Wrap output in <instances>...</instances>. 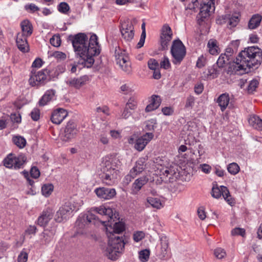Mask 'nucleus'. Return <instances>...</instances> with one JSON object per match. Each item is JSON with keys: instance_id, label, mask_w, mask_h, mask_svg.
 <instances>
[{"instance_id": "obj_1", "label": "nucleus", "mask_w": 262, "mask_h": 262, "mask_svg": "<svg viewBox=\"0 0 262 262\" xmlns=\"http://www.w3.org/2000/svg\"><path fill=\"white\" fill-rule=\"evenodd\" d=\"M77 56L80 58V63L86 68H90L94 62L93 57L100 53V46L96 34L91 35L89 40L86 34L79 33L69 37Z\"/></svg>"}, {"instance_id": "obj_2", "label": "nucleus", "mask_w": 262, "mask_h": 262, "mask_svg": "<svg viewBox=\"0 0 262 262\" xmlns=\"http://www.w3.org/2000/svg\"><path fill=\"white\" fill-rule=\"evenodd\" d=\"M261 62V49L255 47H250L239 53L230 68L235 74L241 70L246 72L247 68H256Z\"/></svg>"}, {"instance_id": "obj_3", "label": "nucleus", "mask_w": 262, "mask_h": 262, "mask_svg": "<svg viewBox=\"0 0 262 262\" xmlns=\"http://www.w3.org/2000/svg\"><path fill=\"white\" fill-rule=\"evenodd\" d=\"M125 229V225L123 222L115 223L112 231L106 228V233L109 238L108 244L103 249L104 254L109 259L115 260L118 258L122 252L124 246L121 238L118 236H114L113 233L119 234Z\"/></svg>"}, {"instance_id": "obj_4", "label": "nucleus", "mask_w": 262, "mask_h": 262, "mask_svg": "<svg viewBox=\"0 0 262 262\" xmlns=\"http://www.w3.org/2000/svg\"><path fill=\"white\" fill-rule=\"evenodd\" d=\"M92 211L95 212L101 215L106 216V219L109 221L110 219H112L113 216H115V213L113 209L105 205H101L98 207L92 208L91 211L88 212L85 214H81L79 216L76 222V225L78 229V232L81 234H83L84 232L81 231V229L86 228L88 225L92 223L94 224H97L101 223L103 225L106 226V222L104 221H100L98 217L93 214Z\"/></svg>"}, {"instance_id": "obj_5", "label": "nucleus", "mask_w": 262, "mask_h": 262, "mask_svg": "<svg viewBox=\"0 0 262 262\" xmlns=\"http://www.w3.org/2000/svg\"><path fill=\"white\" fill-rule=\"evenodd\" d=\"M102 164L103 182L108 185H113L116 183L120 177L119 160L115 158L105 157L103 159Z\"/></svg>"}, {"instance_id": "obj_6", "label": "nucleus", "mask_w": 262, "mask_h": 262, "mask_svg": "<svg viewBox=\"0 0 262 262\" xmlns=\"http://www.w3.org/2000/svg\"><path fill=\"white\" fill-rule=\"evenodd\" d=\"M80 205L74 200H70L66 202L59 208L55 215V220L58 223L67 221L74 210L79 209Z\"/></svg>"}, {"instance_id": "obj_7", "label": "nucleus", "mask_w": 262, "mask_h": 262, "mask_svg": "<svg viewBox=\"0 0 262 262\" xmlns=\"http://www.w3.org/2000/svg\"><path fill=\"white\" fill-rule=\"evenodd\" d=\"M215 0H193L192 6L190 5L189 8L194 9L199 4L200 5V11L199 14L200 19L203 20L204 18L208 17L211 13L214 12Z\"/></svg>"}, {"instance_id": "obj_8", "label": "nucleus", "mask_w": 262, "mask_h": 262, "mask_svg": "<svg viewBox=\"0 0 262 262\" xmlns=\"http://www.w3.org/2000/svg\"><path fill=\"white\" fill-rule=\"evenodd\" d=\"M170 53L172 63L176 65H179L186 56V48L180 39L174 40L170 49Z\"/></svg>"}, {"instance_id": "obj_9", "label": "nucleus", "mask_w": 262, "mask_h": 262, "mask_svg": "<svg viewBox=\"0 0 262 262\" xmlns=\"http://www.w3.org/2000/svg\"><path fill=\"white\" fill-rule=\"evenodd\" d=\"M25 161L26 158L24 155L16 156L11 154L4 160V165L9 168L19 169L22 167Z\"/></svg>"}, {"instance_id": "obj_10", "label": "nucleus", "mask_w": 262, "mask_h": 262, "mask_svg": "<svg viewBox=\"0 0 262 262\" xmlns=\"http://www.w3.org/2000/svg\"><path fill=\"white\" fill-rule=\"evenodd\" d=\"M120 30L122 37L127 42H130L134 38L135 35L134 27L132 21L126 19L120 24Z\"/></svg>"}, {"instance_id": "obj_11", "label": "nucleus", "mask_w": 262, "mask_h": 262, "mask_svg": "<svg viewBox=\"0 0 262 262\" xmlns=\"http://www.w3.org/2000/svg\"><path fill=\"white\" fill-rule=\"evenodd\" d=\"M211 195L215 199H219L222 195L225 200L229 205H232L234 203V200L230 195L229 190L224 186H221L219 187L217 184H213Z\"/></svg>"}, {"instance_id": "obj_12", "label": "nucleus", "mask_w": 262, "mask_h": 262, "mask_svg": "<svg viewBox=\"0 0 262 262\" xmlns=\"http://www.w3.org/2000/svg\"><path fill=\"white\" fill-rule=\"evenodd\" d=\"M173 36V33L171 28L167 25L163 26L160 36V42L162 50H165L168 49Z\"/></svg>"}, {"instance_id": "obj_13", "label": "nucleus", "mask_w": 262, "mask_h": 262, "mask_svg": "<svg viewBox=\"0 0 262 262\" xmlns=\"http://www.w3.org/2000/svg\"><path fill=\"white\" fill-rule=\"evenodd\" d=\"M48 72L47 70L38 72H32L29 80V83L32 86H38L45 83L47 80Z\"/></svg>"}, {"instance_id": "obj_14", "label": "nucleus", "mask_w": 262, "mask_h": 262, "mask_svg": "<svg viewBox=\"0 0 262 262\" xmlns=\"http://www.w3.org/2000/svg\"><path fill=\"white\" fill-rule=\"evenodd\" d=\"M239 21V15L227 14L223 15L216 19L217 23L220 25L227 24L228 27L231 28L235 27Z\"/></svg>"}, {"instance_id": "obj_15", "label": "nucleus", "mask_w": 262, "mask_h": 262, "mask_svg": "<svg viewBox=\"0 0 262 262\" xmlns=\"http://www.w3.org/2000/svg\"><path fill=\"white\" fill-rule=\"evenodd\" d=\"M152 133H146L136 140L135 148L139 151L143 150L146 145L153 139Z\"/></svg>"}, {"instance_id": "obj_16", "label": "nucleus", "mask_w": 262, "mask_h": 262, "mask_svg": "<svg viewBox=\"0 0 262 262\" xmlns=\"http://www.w3.org/2000/svg\"><path fill=\"white\" fill-rule=\"evenodd\" d=\"M161 248L157 254V256L161 259H167L170 257L169 249L168 248V239L165 236L160 238Z\"/></svg>"}, {"instance_id": "obj_17", "label": "nucleus", "mask_w": 262, "mask_h": 262, "mask_svg": "<svg viewBox=\"0 0 262 262\" xmlns=\"http://www.w3.org/2000/svg\"><path fill=\"white\" fill-rule=\"evenodd\" d=\"M77 133L76 124L73 122H69L62 133L61 138L63 141H69L73 138Z\"/></svg>"}, {"instance_id": "obj_18", "label": "nucleus", "mask_w": 262, "mask_h": 262, "mask_svg": "<svg viewBox=\"0 0 262 262\" xmlns=\"http://www.w3.org/2000/svg\"><path fill=\"white\" fill-rule=\"evenodd\" d=\"M95 192L98 197L105 200L111 199L116 194V190L114 188L100 187L96 188Z\"/></svg>"}, {"instance_id": "obj_19", "label": "nucleus", "mask_w": 262, "mask_h": 262, "mask_svg": "<svg viewBox=\"0 0 262 262\" xmlns=\"http://www.w3.org/2000/svg\"><path fill=\"white\" fill-rule=\"evenodd\" d=\"M88 80V76H83L77 78H69L66 81V82L69 87L79 89L84 85Z\"/></svg>"}, {"instance_id": "obj_20", "label": "nucleus", "mask_w": 262, "mask_h": 262, "mask_svg": "<svg viewBox=\"0 0 262 262\" xmlns=\"http://www.w3.org/2000/svg\"><path fill=\"white\" fill-rule=\"evenodd\" d=\"M54 211L51 208H47L43 210L40 215L38 217L37 223L40 226H45L52 219Z\"/></svg>"}, {"instance_id": "obj_21", "label": "nucleus", "mask_w": 262, "mask_h": 262, "mask_svg": "<svg viewBox=\"0 0 262 262\" xmlns=\"http://www.w3.org/2000/svg\"><path fill=\"white\" fill-rule=\"evenodd\" d=\"M68 112L63 108H58L55 110L51 116L52 122L56 124H59L67 117Z\"/></svg>"}, {"instance_id": "obj_22", "label": "nucleus", "mask_w": 262, "mask_h": 262, "mask_svg": "<svg viewBox=\"0 0 262 262\" xmlns=\"http://www.w3.org/2000/svg\"><path fill=\"white\" fill-rule=\"evenodd\" d=\"M148 181V178L146 176L141 177L136 179L133 183L131 188V193L137 194Z\"/></svg>"}, {"instance_id": "obj_23", "label": "nucleus", "mask_w": 262, "mask_h": 262, "mask_svg": "<svg viewBox=\"0 0 262 262\" xmlns=\"http://www.w3.org/2000/svg\"><path fill=\"white\" fill-rule=\"evenodd\" d=\"M56 99V91L53 89L47 90L38 102L39 106H45L50 102Z\"/></svg>"}, {"instance_id": "obj_24", "label": "nucleus", "mask_w": 262, "mask_h": 262, "mask_svg": "<svg viewBox=\"0 0 262 262\" xmlns=\"http://www.w3.org/2000/svg\"><path fill=\"white\" fill-rule=\"evenodd\" d=\"M147 158L146 157L139 158L136 162L135 166L130 170L137 175L140 174L144 169L148 168V164L149 162L147 163Z\"/></svg>"}, {"instance_id": "obj_25", "label": "nucleus", "mask_w": 262, "mask_h": 262, "mask_svg": "<svg viewBox=\"0 0 262 262\" xmlns=\"http://www.w3.org/2000/svg\"><path fill=\"white\" fill-rule=\"evenodd\" d=\"M27 37L19 33L17 34L16 39V43L18 48L24 53L27 52L29 50Z\"/></svg>"}, {"instance_id": "obj_26", "label": "nucleus", "mask_w": 262, "mask_h": 262, "mask_svg": "<svg viewBox=\"0 0 262 262\" xmlns=\"http://www.w3.org/2000/svg\"><path fill=\"white\" fill-rule=\"evenodd\" d=\"M145 205L147 207L149 206L157 209H160L164 207V202L158 198L147 196Z\"/></svg>"}, {"instance_id": "obj_27", "label": "nucleus", "mask_w": 262, "mask_h": 262, "mask_svg": "<svg viewBox=\"0 0 262 262\" xmlns=\"http://www.w3.org/2000/svg\"><path fill=\"white\" fill-rule=\"evenodd\" d=\"M150 103L145 108L146 112H151L158 108L161 104V100L159 96L153 95L151 96Z\"/></svg>"}, {"instance_id": "obj_28", "label": "nucleus", "mask_w": 262, "mask_h": 262, "mask_svg": "<svg viewBox=\"0 0 262 262\" xmlns=\"http://www.w3.org/2000/svg\"><path fill=\"white\" fill-rule=\"evenodd\" d=\"M230 97L228 93L221 94L217 99V103L221 108V110L224 112L229 104Z\"/></svg>"}, {"instance_id": "obj_29", "label": "nucleus", "mask_w": 262, "mask_h": 262, "mask_svg": "<svg viewBox=\"0 0 262 262\" xmlns=\"http://www.w3.org/2000/svg\"><path fill=\"white\" fill-rule=\"evenodd\" d=\"M249 124L254 128L259 130H262V119L259 116L253 115L248 119Z\"/></svg>"}, {"instance_id": "obj_30", "label": "nucleus", "mask_w": 262, "mask_h": 262, "mask_svg": "<svg viewBox=\"0 0 262 262\" xmlns=\"http://www.w3.org/2000/svg\"><path fill=\"white\" fill-rule=\"evenodd\" d=\"M20 26L22 31L21 34L26 36H29L32 34L33 27L30 21L28 20H23L20 24Z\"/></svg>"}, {"instance_id": "obj_31", "label": "nucleus", "mask_w": 262, "mask_h": 262, "mask_svg": "<svg viewBox=\"0 0 262 262\" xmlns=\"http://www.w3.org/2000/svg\"><path fill=\"white\" fill-rule=\"evenodd\" d=\"M261 19L262 17L260 15H253L249 21V28L250 29H255L257 28L260 25Z\"/></svg>"}, {"instance_id": "obj_32", "label": "nucleus", "mask_w": 262, "mask_h": 262, "mask_svg": "<svg viewBox=\"0 0 262 262\" xmlns=\"http://www.w3.org/2000/svg\"><path fill=\"white\" fill-rule=\"evenodd\" d=\"M217 41L215 39H210L207 44L209 52L212 55H215L219 53V47L217 46Z\"/></svg>"}, {"instance_id": "obj_33", "label": "nucleus", "mask_w": 262, "mask_h": 262, "mask_svg": "<svg viewBox=\"0 0 262 262\" xmlns=\"http://www.w3.org/2000/svg\"><path fill=\"white\" fill-rule=\"evenodd\" d=\"M115 55L117 63H120L122 60L128 59V56L126 55L125 51L119 48L115 50Z\"/></svg>"}, {"instance_id": "obj_34", "label": "nucleus", "mask_w": 262, "mask_h": 262, "mask_svg": "<svg viewBox=\"0 0 262 262\" xmlns=\"http://www.w3.org/2000/svg\"><path fill=\"white\" fill-rule=\"evenodd\" d=\"M55 232V231L50 232L48 230H46L45 232L42 233L43 238L42 239V242L45 244L49 243L52 238Z\"/></svg>"}, {"instance_id": "obj_35", "label": "nucleus", "mask_w": 262, "mask_h": 262, "mask_svg": "<svg viewBox=\"0 0 262 262\" xmlns=\"http://www.w3.org/2000/svg\"><path fill=\"white\" fill-rule=\"evenodd\" d=\"M13 143L20 148H24L26 144V141L23 137L16 136L13 138Z\"/></svg>"}, {"instance_id": "obj_36", "label": "nucleus", "mask_w": 262, "mask_h": 262, "mask_svg": "<svg viewBox=\"0 0 262 262\" xmlns=\"http://www.w3.org/2000/svg\"><path fill=\"white\" fill-rule=\"evenodd\" d=\"M229 55L226 53L224 54H222L219 57L216 61V64H217L219 67H223L224 64H225L227 62V61H229Z\"/></svg>"}, {"instance_id": "obj_37", "label": "nucleus", "mask_w": 262, "mask_h": 262, "mask_svg": "<svg viewBox=\"0 0 262 262\" xmlns=\"http://www.w3.org/2000/svg\"><path fill=\"white\" fill-rule=\"evenodd\" d=\"M54 186L51 184H45L41 188V192L43 195L48 196L53 190Z\"/></svg>"}, {"instance_id": "obj_38", "label": "nucleus", "mask_w": 262, "mask_h": 262, "mask_svg": "<svg viewBox=\"0 0 262 262\" xmlns=\"http://www.w3.org/2000/svg\"><path fill=\"white\" fill-rule=\"evenodd\" d=\"M239 166L236 163L229 164L227 167L228 171L231 174L235 175L239 171Z\"/></svg>"}, {"instance_id": "obj_39", "label": "nucleus", "mask_w": 262, "mask_h": 262, "mask_svg": "<svg viewBox=\"0 0 262 262\" xmlns=\"http://www.w3.org/2000/svg\"><path fill=\"white\" fill-rule=\"evenodd\" d=\"M57 9L60 13L67 14L69 12L70 7L67 3L61 2L58 5Z\"/></svg>"}, {"instance_id": "obj_40", "label": "nucleus", "mask_w": 262, "mask_h": 262, "mask_svg": "<svg viewBox=\"0 0 262 262\" xmlns=\"http://www.w3.org/2000/svg\"><path fill=\"white\" fill-rule=\"evenodd\" d=\"M137 175L131 170L129 174H127L123 180V183L124 185H127L133 179L135 178Z\"/></svg>"}, {"instance_id": "obj_41", "label": "nucleus", "mask_w": 262, "mask_h": 262, "mask_svg": "<svg viewBox=\"0 0 262 262\" xmlns=\"http://www.w3.org/2000/svg\"><path fill=\"white\" fill-rule=\"evenodd\" d=\"M156 121L155 120H148L146 122L145 129L147 131H153L156 127Z\"/></svg>"}, {"instance_id": "obj_42", "label": "nucleus", "mask_w": 262, "mask_h": 262, "mask_svg": "<svg viewBox=\"0 0 262 262\" xmlns=\"http://www.w3.org/2000/svg\"><path fill=\"white\" fill-rule=\"evenodd\" d=\"M258 85V81L256 79L251 80L248 86L247 90L249 93H253Z\"/></svg>"}, {"instance_id": "obj_43", "label": "nucleus", "mask_w": 262, "mask_h": 262, "mask_svg": "<svg viewBox=\"0 0 262 262\" xmlns=\"http://www.w3.org/2000/svg\"><path fill=\"white\" fill-rule=\"evenodd\" d=\"M25 9L30 13H34L39 10V8L33 3L26 5Z\"/></svg>"}, {"instance_id": "obj_44", "label": "nucleus", "mask_w": 262, "mask_h": 262, "mask_svg": "<svg viewBox=\"0 0 262 262\" xmlns=\"http://www.w3.org/2000/svg\"><path fill=\"white\" fill-rule=\"evenodd\" d=\"M149 256V251L145 249L139 252V258L142 261H146L148 260Z\"/></svg>"}, {"instance_id": "obj_45", "label": "nucleus", "mask_w": 262, "mask_h": 262, "mask_svg": "<svg viewBox=\"0 0 262 262\" xmlns=\"http://www.w3.org/2000/svg\"><path fill=\"white\" fill-rule=\"evenodd\" d=\"M51 44L56 47L60 46L61 40L58 35H54L50 40Z\"/></svg>"}, {"instance_id": "obj_46", "label": "nucleus", "mask_w": 262, "mask_h": 262, "mask_svg": "<svg viewBox=\"0 0 262 262\" xmlns=\"http://www.w3.org/2000/svg\"><path fill=\"white\" fill-rule=\"evenodd\" d=\"M137 105V102L134 98H130L128 100L125 107L132 110H135Z\"/></svg>"}, {"instance_id": "obj_47", "label": "nucleus", "mask_w": 262, "mask_h": 262, "mask_svg": "<svg viewBox=\"0 0 262 262\" xmlns=\"http://www.w3.org/2000/svg\"><path fill=\"white\" fill-rule=\"evenodd\" d=\"M214 254L216 258L222 259L226 256V253L223 249L219 248L215 249Z\"/></svg>"}, {"instance_id": "obj_48", "label": "nucleus", "mask_w": 262, "mask_h": 262, "mask_svg": "<svg viewBox=\"0 0 262 262\" xmlns=\"http://www.w3.org/2000/svg\"><path fill=\"white\" fill-rule=\"evenodd\" d=\"M122 70L125 72H128L130 69L129 62L128 60H123L120 61V63H117Z\"/></svg>"}, {"instance_id": "obj_49", "label": "nucleus", "mask_w": 262, "mask_h": 262, "mask_svg": "<svg viewBox=\"0 0 262 262\" xmlns=\"http://www.w3.org/2000/svg\"><path fill=\"white\" fill-rule=\"evenodd\" d=\"M206 63V57L205 55H202L200 56L196 61V66L199 68L204 67Z\"/></svg>"}, {"instance_id": "obj_50", "label": "nucleus", "mask_w": 262, "mask_h": 262, "mask_svg": "<svg viewBox=\"0 0 262 262\" xmlns=\"http://www.w3.org/2000/svg\"><path fill=\"white\" fill-rule=\"evenodd\" d=\"M31 117L34 121H37L40 118V111L37 108H34L30 113Z\"/></svg>"}, {"instance_id": "obj_51", "label": "nucleus", "mask_w": 262, "mask_h": 262, "mask_svg": "<svg viewBox=\"0 0 262 262\" xmlns=\"http://www.w3.org/2000/svg\"><path fill=\"white\" fill-rule=\"evenodd\" d=\"M161 68L164 69H168L170 67V63L168 58L167 56H164L163 60L160 62Z\"/></svg>"}, {"instance_id": "obj_52", "label": "nucleus", "mask_w": 262, "mask_h": 262, "mask_svg": "<svg viewBox=\"0 0 262 262\" xmlns=\"http://www.w3.org/2000/svg\"><path fill=\"white\" fill-rule=\"evenodd\" d=\"M28 253L24 250H23L21 251V252L19 253V254L18 256L17 261L18 262H26L28 260Z\"/></svg>"}, {"instance_id": "obj_53", "label": "nucleus", "mask_w": 262, "mask_h": 262, "mask_svg": "<svg viewBox=\"0 0 262 262\" xmlns=\"http://www.w3.org/2000/svg\"><path fill=\"white\" fill-rule=\"evenodd\" d=\"M54 70V76H58L59 74L63 73L66 70V67L64 65H58L57 66Z\"/></svg>"}, {"instance_id": "obj_54", "label": "nucleus", "mask_w": 262, "mask_h": 262, "mask_svg": "<svg viewBox=\"0 0 262 262\" xmlns=\"http://www.w3.org/2000/svg\"><path fill=\"white\" fill-rule=\"evenodd\" d=\"M231 234L233 236L239 235L243 237L245 234V230L243 228H235L231 231Z\"/></svg>"}, {"instance_id": "obj_55", "label": "nucleus", "mask_w": 262, "mask_h": 262, "mask_svg": "<svg viewBox=\"0 0 262 262\" xmlns=\"http://www.w3.org/2000/svg\"><path fill=\"white\" fill-rule=\"evenodd\" d=\"M145 236V234L142 231H137L135 232L133 235L134 240L138 242L140 241L142 239H143Z\"/></svg>"}, {"instance_id": "obj_56", "label": "nucleus", "mask_w": 262, "mask_h": 262, "mask_svg": "<svg viewBox=\"0 0 262 262\" xmlns=\"http://www.w3.org/2000/svg\"><path fill=\"white\" fill-rule=\"evenodd\" d=\"M53 56L55 58L60 60H63L66 59L67 56L66 54L63 52L59 51H56L53 53Z\"/></svg>"}, {"instance_id": "obj_57", "label": "nucleus", "mask_w": 262, "mask_h": 262, "mask_svg": "<svg viewBox=\"0 0 262 262\" xmlns=\"http://www.w3.org/2000/svg\"><path fill=\"white\" fill-rule=\"evenodd\" d=\"M148 66L150 70H154L158 69L159 63L155 59H150L148 61Z\"/></svg>"}, {"instance_id": "obj_58", "label": "nucleus", "mask_w": 262, "mask_h": 262, "mask_svg": "<svg viewBox=\"0 0 262 262\" xmlns=\"http://www.w3.org/2000/svg\"><path fill=\"white\" fill-rule=\"evenodd\" d=\"M36 232V227L35 226H30L25 230V235H34Z\"/></svg>"}, {"instance_id": "obj_59", "label": "nucleus", "mask_w": 262, "mask_h": 262, "mask_svg": "<svg viewBox=\"0 0 262 262\" xmlns=\"http://www.w3.org/2000/svg\"><path fill=\"white\" fill-rule=\"evenodd\" d=\"M219 74L218 71L214 67H212L209 69L208 76H209L211 78H214L217 76Z\"/></svg>"}, {"instance_id": "obj_60", "label": "nucleus", "mask_w": 262, "mask_h": 262, "mask_svg": "<svg viewBox=\"0 0 262 262\" xmlns=\"http://www.w3.org/2000/svg\"><path fill=\"white\" fill-rule=\"evenodd\" d=\"M30 174L32 177L36 179L39 177L40 171L37 167H33L31 169Z\"/></svg>"}, {"instance_id": "obj_61", "label": "nucleus", "mask_w": 262, "mask_h": 262, "mask_svg": "<svg viewBox=\"0 0 262 262\" xmlns=\"http://www.w3.org/2000/svg\"><path fill=\"white\" fill-rule=\"evenodd\" d=\"M194 104V98L192 96L187 97L185 106L186 107H192Z\"/></svg>"}, {"instance_id": "obj_62", "label": "nucleus", "mask_w": 262, "mask_h": 262, "mask_svg": "<svg viewBox=\"0 0 262 262\" xmlns=\"http://www.w3.org/2000/svg\"><path fill=\"white\" fill-rule=\"evenodd\" d=\"M11 120L12 122L15 123H20L21 122V116L19 114H13L10 116Z\"/></svg>"}, {"instance_id": "obj_63", "label": "nucleus", "mask_w": 262, "mask_h": 262, "mask_svg": "<svg viewBox=\"0 0 262 262\" xmlns=\"http://www.w3.org/2000/svg\"><path fill=\"white\" fill-rule=\"evenodd\" d=\"M200 168H201V170L203 172H204L205 173H210L211 167L210 166L207 164H203L200 165Z\"/></svg>"}, {"instance_id": "obj_64", "label": "nucleus", "mask_w": 262, "mask_h": 262, "mask_svg": "<svg viewBox=\"0 0 262 262\" xmlns=\"http://www.w3.org/2000/svg\"><path fill=\"white\" fill-rule=\"evenodd\" d=\"M162 112L164 115L169 116L173 113V110L171 107H165L162 109Z\"/></svg>"}]
</instances>
